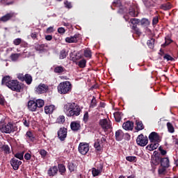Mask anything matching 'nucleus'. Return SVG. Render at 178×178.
<instances>
[{
    "mask_svg": "<svg viewBox=\"0 0 178 178\" xmlns=\"http://www.w3.org/2000/svg\"><path fill=\"white\" fill-rule=\"evenodd\" d=\"M99 125L101 126L103 130H109V129L112 128V125H111V122L108 121L107 119H102L99 120Z\"/></svg>",
    "mask_w": 178,
    "mask_h": 178,
    "instance_id": "obj_12",
    "label": "nucleus"
},
{
    "mask_svg": "<svg viewBox=\"0 0 178 178\" xmlns=\"http://www.w3.org/2000/svg\"><path fill=\"white\" fill-rule=\"evenodd\" d=\"M58 138L61 141H65L66 140V138L67 137V129L63 127L60 128L58 131L57 132Z\"/></svg>",
    "mask_w": 178,
    "mask_h": 178,
    "instance_id": "obj_10",
    "label": "nucleus"
},
{
    "mask_svg": "<svg viewBox=\"0 0 178 178\" xmlns=\"http://www.w3.org/2000/svg\"><path fill=\"white\" fill-rule=\"evenodd\" d=\"M160 163H161V166H163V168H169V166H170L169 158L168 157L161 158V161Z\"/></svg>",
    "mask_w": 178,
    "mask_h": 178,
    "instance_id": "obj_22",
    "label": "nucleus"
},
{
    "mask_svg": "<svg viewBox=\"0 0 178 178\" xmlns=\"http://www.w3.org/2000/svg\"><path fill=\"white\" fill-rule=\"evenodd\" d=\"M132 30L134 34H136V35H141V31H140V29L137 27V26H132Z\"/></svg>",
    "mask_w": 178,
    "mask_h": 178,
    "instance_id": "obj_48",
    "label": "nucleus"
},
{
    "mask_svg": "<svg viewBox=\"0 0 178 178\" xmlns=\"http://www.w3.org/2000/svg\"><path fill=\"white\" fill-rule=\"evenodd\" d=\"M45 47H47V44H35V49L36 51H44V49L45 48Z\"/></svg>",
    "mask_w": 178,
    "mask_h": 178,
    "instance_id": "obj_38",
    "label": "nucleus"
},
{
    "mask_svg": "<svg viewBox=\"0 0 178 178\" xmlns=\"http://www.w3.org/2000/svg\"><path fill=\"white\" fill-rule=\"evenodd\" d=\"M35 102L37 104V108H42L45 104V102L41 99H36Z\"/></svg>",
    "mask_w": 178,
    "mask_h": 178,
    "instance_id": "obj_46",
    "label": "nucleus"
},
{
    "mask_svg": "<svg viewBox=\"0 0 178 178\" xmlns=\"http://www.w3.org/2000/svg\"><path fill=\"white\" fill-rule=\"evenodd\" d=\"M122 116H123L122 112L117 111V112L114 113V118L115 119V122H118V123H119V122H120V120H122Z\"/></svg>",
    "mask_w": 178,
    "mask_h": 178,
    "instance_id": "obj_31",
    "label": "nucleus"
},
{
    "mask_svg": "<svg viewBox=\"0 0 178 178\" xmlns=\"http://www.w3.org/2000/svg\"><path fill=\"white\" fill-rule=\"evenodd\" d=\"M15 17V13H9L6 14L4 16L0 17V22H3V23H6V22H9L10 19Z\"/></svg>",
    "mask_w": 178,
    "mask_h": 178,
    "instance_id": "obj_19",
    "label": "nucleus"
},
{
    "mask_svg": "<svg viewBox=\"0 0 178 178\" xmlns=\"http://www.w3.org/2000/svg\"><path fill=\"white\" fill-rule=\"evenodd\" d=\"M39 154L41 155V158H45L48 155V152L47 150L42 149L40 150Z\"/></svg>",
    "mask_w": 178,
    "mask_h": 178,
    "instance_id": "obj_55",
    "label": "nucleus"
},
{
    "mask_svg": "<svg viewBox=\"0 0 178 178\" xmlns=\"http://www.w3.org/2000/svg\"><path fill=\"white\" fill-rule=\"evenodd\" d=\"M163 59L164 60H167L168 62H169V60H170L171 62L175 61V58L173 57H172V56L165 54L163 56Z\"/></svg>",
    "mask_w": 178,
    "mask_h": 178,
    "instance_id": "obj_53",
    "label": "nucleus"
},
{
    "mask_svg": "<svg viewBox=\"0 0 178 178\" xmlns=\"http://www.w3.org/2000/svg\"><path fill=\"white\" fill-rule=\"evenodd\" d=\"M67 168L70 172L72 173V172H74V170L77 169V165L73 162H70L68 163Z\"/></svg>",
    "mask_w": 178,
    "mask_h": 178,
    "instance_id": "obj_36",
    "label": "nucleus"
},
{
    "mask_svg": "<svg viewBox=\"0 0 178 178\" xmlns=\"http://www.w3.org/2000/svg\"><path fill=\"white\" fill-rule=\"evenodd\" d=\"M24 81L28 84V86H30L31 83H33V76L30 75V74H25V78H24Z\"/></svg>",
    "mask_w": 178,
    "mask_h": 178,
    "instance_id": "obj_35",
    "label": "nucleus"
},
{
    "mask_svg": "<svg viewBox=\"0 0 178 178\" xmlns=\"http://www.w3.org/2000/svg\"><path fill=\"white\" fill-rule=\"evenodd\" d=\"M31 37L33 40H38V33L33 32L31 33Z\"/></svg>",
    "mask_w": 178,
    "mask_h": 178,
    "instance_id": "obj_60",
    "label": "nucleus"
},
{
    "mask_svg": "<svg viewBox=\"0 0 178 178\" xmlns=\"http://www.w3.org/2000/svg\"><path fill=\"white\" fill-rule=\"evenodd\" d=\"M136 144H138L139 147H145V145L148 144V137L140 134L136 138Z\"/></svg>",
    "mask_w": 178,
    "mask_h": 178,
    "instance_id": "obj_5",
    "label": "nucleus"
},
{
    "mask_svg": "<svg viewBox=\"0 0 178 178\" xmlns=\"http://www.w3.org/2000/svg\"><path fill=\"white\" fill-rule=\"evenodd\" d=\"M57 169L60 173V175H61V176H65V173H66V166H65V165L60 163L58 165Z\"/></svg>",
    "mask_w": 178,
    "mask_h": 178,
    "instance_id": "obj_24",
    "label": "nucleus"
},
{
    "mask_svg": "<svg viewBox=\"0 0 178 178\" xmlns=\"http://www.w3.org/2000/svg\"><path fill=\"white\" fill-rule=\"evenodd\" d=\"M68 54L65 49H63L60 51L59 59H65L67 56Z\"/></svg>",
    "mask_w": 178,
    "mask_h": 178,
    "instance_id": "obj_45",
    "label": "nucleus"
},
{
    "mask_svg": "<svg viewBox=\"0 0 178 178\" xmlns=\"http://www.w3.org/2000/svg\"><path fill=\"white\" fill-rule=\"evenodd\" d=\"M102 143L101 142V140H99V139H97L94 144V147L95 148V149H97V151H101V149H102Z\"/></svg>",
    "mask_w": 178,
    "mask_h": 178,
    "instance_id": "obj_34",
    "label": "nucleus"
},
{
    "mask_svg": "<svg viewBox=\"0 0 178 178\" xmlns=\"http://www.w3.org/2000/svg\"><path fill=\"white\" fill-rule=\"evenodd\" d=\"M89 118H90V115H88V111H86L83 118V121L84 122V123H87V122H88Z\"/></svg>",
    "mask_w": 178,
    "mask_h": 178,
    "instance_id": "obj_57",
    "label": "nucleus"
},
{
    "mask_svg": "<svg viewBox=\"0 0 178 178\" xmlns=\"http://www.w3.org/2000/svg\"><path fill=\"white\" fill-rule=\"evenodd\" d=\"M20 57V54H12L10 55V59L13 60V62H16L17 59Z\"/></svg>",
    "mask_w": 178,
    "mask_h": 178,
    "instance_id": "obj_51",
    "label": "nucleus"
},
{
    "mask_svg": "<svg viewBox=\"0 0 178 178\" xmlns=\"http://www.w3.org/2000/svg\"><path fill=\"white\" fill-rule=\"evenodd\" d=\"M172 42H173V40L170 39V37L166 36L165 38V42L163 44H161V47L166 48V47H168V45H170Z\"/></svg>",
    "mask_w": 178,
    "mask_h": 178,
    "instance_id": "obj_29",
    "label": "nucleus"
},
{
    "mask_svg": "<svg viewBox=\"0 0 178 178\" xmlns=\"http://www.w3.org/2000/svg\"><path fill=\"white\" fill-rule=\"evenodd\" d=\"M147 45L149 49H154L155 47V39L154 38H150L147 41Z\"/></svg>",
    "mask_w": 178,
    "mask_h": 178,
    "instance_id": "obj_28",
    "label": "nucleus"
},
{
    "mask_svg": "<svg viewBox=\"0 0 178 178\" xmlns=\"http://www.w3.org/2000/svg\"><path fill=\"white\" fill-rule=\"evenodd\" d=\"M54 73H58V74H62L63 72H66V69L61 65H57L54 68Z\"/></svg>",
    "mask_w": 178,
    "mask_h": 178,
    "instance_id": "obj_27",
    "label": "nucleus"
},
{
    "mask_svg": "<svg viewBox=\"0 0 178 178\" xmlns=\"http://www.w3.org/2000/svg\"><path fill=\"white\" fill-rule=\"evenodd\" d=\"M96 168L97 170H99V172H102V169H104V164H102L101 162H98L96 164Z\"/></svg>",
    "mask_w": 178,
    "mask_h": 178,
    "instance_id": "obj_56",
    "label": "nucleus"
},
{
    "mask_svg": "<svg viewBox=\"0 0 178 178\" xmlns=\"http://www.w3.org/2000/svg\"><path fill=\"white\" fill-rule=\"evenodd\" d=\"M47 175L49 177H54V176H56L58 175V166L54 165L50 167L47 170Z\"/></svg>",
    "mask_w": 178,
    "mask_h": 178,
    "instance_id": "obj_15",
    "label": "nucleus"
},
{
    "mask_svg": "<svg viewBox=\"0 0 178 178\" xmlns=\"http://www.w3.org/2000/svg\"><path fill=\"white\" fill-rule=\"evenodd\" d=\"M65 122H66V118H65V115H60L56 120V123H58L59 124H63Z\"/></svg>",
    "mask_w": 178,
    "mask_h": 178,
    "instance_id": "obj_44",
    "label": "nucleus"
},
{
    "mask_svg": "<svg viewBox=\"0 0 178 178\" xmlns=\"http://www.w3.org/2000/svg\"><path fill=\"white\" fill-rule=\"evenodd\" d=\"M27 106L29 111H30L31 112H35V111H37V104L34 100H29L28 102Z\"/></svg>",
    "mask_w": 178,
    "mask_h": 178,
    "instance_id": "obj_17",
    "label": "nucleus"
},
{
    "mask_svg": "<svg viewBox=\"0 0 178 178\" xmlns=\"http://www.w3.org/2000/svg\"><path fill=\"white\" fill-rule=\"evenodd\" d=\"M64 108L66 110V115L69 118H76L80 116V113H81V108L76 103H68Z\"/></svg>",
    "mask_w": 178,
    "mask_h": 178,
    "instance_id": "obj_1",
    "label": "nucleus"
},
{
    "mask_svg": "<svg viewBox=\"0 0 178 178\" xmlns=\"http://www.w3.org/2000/svg\"><path fill=\"white\" fill-rule=\"evenodd\" d=\"M140 24L141 26L147 27V26H149V24H151V22L147 18H142L140 19Z\"/></svg>",
    "mask_w": 178,
    "mask_h": 178,
    "instance_id": "obj_33",
    "label": "nucleus"
},
{
    "mask_svg": "<svg viewBox=\"0 0 178 178\" xmlns=\"http://www.w3.org/2000/svg\"><path fill=\"white\" fill-rule=\"evenodd\" d=\"M77 65L79 67H81V69H84L87 65V60L86 59H82L79 61Z\"/></svg>",
    "mask_w": 178,
    "mask_h": 178,
    "instance_id": "obj_40",
    "label": "nucleus"
},
{
    "mask_svg": "<svg viewBox=\"0 0 178 178\" xmlns=\"http://www.w3.org/2000/svg\"><path fill=\"white\" fill-rule=\"evenodd\" d=\"M126 160L128 162H137V157L134 156H128L126 157Z\"/></svg>",
    "mask_w": 178,
    "mask_h": 178,
    "instance_id": "obj_54",
    "label": "nucleus"
},
{
    "mask_svg": "<svg viewBox=\"0 0 178 178\" xmlns=\"http://www.w3.org/2000/svg\"><path fill=\"white\" fill-rule=\"evenodd\" d=\"M124 138V133L121 129H118L115 132V140L117 141H122Z\"/></svg>",
    "mask_w": 178,
    "mask_h": 178,
    "instance_id": "obj_20",
    "label": "nucleus"
},
{
    "mask_svg": "<svg viewBox=\"0 0 178 178\" xmlns=\"http://www.w3.org/2000/svg\"><path fill=\"white\" fill-rule=\"evenodd\" d=\"M14 45H20L22 44V38H17L13 40Z\"/></svg>",
    "mask_w": 178,
    "mask_h": 178,
    "instance_id": "obj_62",
    "label": "nucleus"
},
{
    "mask_svg": "<svg viewBox=\"0 0 178 178\" xmlns=\"http://www.w3.org/2000/svg\"><path fill=\"white\" fill-rule=\"evenodd\" d=\"M17 77L18 80H19L20 81H24L25 75H24L23 74H17Z\"/></svg>",
    "mask_w": 178,
    "mask_h": 178,
    "instance_id": "obj_64",
    "label": "nucleus"
},
{
    "mask_svg": "<svg viewBox=\"0 0 178 178\" xmlns=\"http://www.w3.org/2000/svg\"><path fill=\"white\" fill-rule=\"evenodd\" d=\"M128 15L131 16V17H137L138 16L137 5L133 3L129 5Z\"/></svg>",
    "mask_w": 178,
    "mask_h": 178,
    "instance_id": "obj_8",
    "label": "nucleus"
},
{
    "mask_svg": "<svg viewBox=\"0 0 178 178\" xmlns=\"http://www.w3.org/2000/svg\"><path fill=\"white\" fill-rule=\"evenodd\" d=\"M70 127L72 131H79V129L80 127H81V126L80 125V123L77 122H72L70 124Z\"/></svg>",
    "mask_w": 178,
    "mask_h": 178,
    "instance_id": "obj_25",
    "label": "nucleus"
},
{
    "mask_svg": "<svg viewBox=\"0 0 178 178\" xmlns=\"http://www.w3.org/2000/svg\"><path fill=\"white\" fill-rule=\"evenodd\" d=\"M124 130H133L134 129V122L133 121H127L122 124Z\"/></svg>",
    "mask_w": 178,
    "mask_h": 178,
    "instance_id": "obj_16",
    "label": "nucleus"
},
{
    "mask_svg": "<svg viewBox=\"0 0 178 178\" xmlns=\"http://www.w3.org/2000/svg\"><path fill=\"white\" fill-rule=\"evenodd\" d=\"M157 23H159V17L155 16L152 19V26H156Z\"/></svg>",
    "mask_w": 178,
    "mask_h": 178,
    "instance_id": "obj_58",
    "label": "nucleus"
},
{
    "mask_svg": "<svg viewBox=\"0 0 178 178\" xmlns=\"http://www.w3.org/2000/svg\"><path fill=\"white\" fill-rule=\"evenodd\" d=\"M0 130L1 131H2V133H6V134H10V133H14V131H15V126L10 122H8L7 124L3 125L0 128Z\"/></svg>",
    "mask_w": 178,
    "mask_h": 178,
    "instance_id": "obj_4",
    "label": "nucleus"
},
{
    "mask_svg": "<svg viewBox=\"0 0 178 178\" xmlns=\"http://www.w3.org/2000/svg\"><path fill=\"white\" fill-rule=\"evenodd\" d=\"M54 111H55V106L49 105L44 106V113L46 115H51L54 113Z\"/></svg>",
    "mask_w": 178,
    "mask_h": 178,
    "instance_id": "obj_21",
    "label": "nucleus"
},
{
    "mask_svg": "<svg viewBox=\"0 0 178 178\" xmlns=\"http://www.w3.org/2000/svg\"><path fill=\"white\" fill-rule=\"evenodd\" d=\"M97 99H95V96H93L91 102L89 105V108L90 109L95 108V106H97Z\"/></svg>",
    "mask_w": 178,
    "mask_h": 178,
    "instance_id": "obj_41",
    "label": "nucleus"
},
{
    "mask_svg": "<svg viewBox=\"0 0 178 178\" xmlns=\"http://www.w3.org/2000/svg\"><path fill=\"white\" fill-rule=\"evenodd\" d=\"M144 129H145V127H144V124H143V121L136 120L135 129H136L137 131H141V130H144Z\"/></svg>",
    "mask_w": 178,
    "mask_h": 178,
    "instance_id": "obj_26",
    "label": "nucleus"
},
{
    "mask_svg": "<svg viewBox=\"0 0 178 178\" xmlns=\"http://www.w3.org/2000/svg\"><path fill=\"white\" fill-rule=\"evenodd\" d=\"M101 173H102L101 171H99V170H97L95 168H92V175L93 176V177H97V176H99V175H101Z\"/></svg>",
    "mask_w": 178,
    "mask_h": 178,
    "instance_id": "obj_47",
    "label": "nucleus"
},
{
    "mask_svg": "<svg viewBox=\"0 0 178 178\" xmlns=\"http://www.w3.org/2000/svg\"><path fill=\"white\" fill-rule=\"evenodd\" d=\"M48 90H49L48 85L45 83H40L36 88L35 91L38 94H44V92H47Z\"/></svg>",
    "mask_w": 178,
    "mask_h": 178,
    "instance_id": "obj_11",
    "label": "nucleus"
},
{
    "mask_svg": "<svg viewBox=\"0 0 178 178\" xmlns=\"http://www.w3.org/2000/svg\"><path fill=\"white\" fill-rule=\"evenodd\" d=\"M159 151L160 152L161 155L163 156H165L166 154H168V152L162 148V146H160L159 147Z\"/></svg>",
    "mask_w": 178,
    "mask_h": 178,
    "instance_id": "obj_59",
    "label": "nucleus"
},
{
    "mask_svg": "<svg viewBox=\"0 0 178 178\" xmlns=\"http://www.w3.org/2000/svg\"><path fill=\"white\" fill-rule=\"evenodd\" d=\"M151 144L148 145L146 148L149 151H154V149H156L159 147V143H155V142H150Z\"/></svg>",
    "mask_w": 178,
    "mask_h": 178,
    "instance_id": "obj_23",
    "label": "nucleus"
},
{
    "mask_svg": "<svg viewBox=\"0 0 178 178\" xmlns=\"http://www.w3.org/2000/svg\"><path fill=\"white\" fill-rule=\"evenodd\" d=\"M26 139L31 143H34L35 141V135L31 131H27L25 134Z\"/></svg>",
    "mask_w": 178,
    "mask_h": 178,
    "instance_id": "obj_18",
    "label": "nucleus"
},
{
    "mask_svg": "<svg viewBox=\"0 0 178 178\" xmlns=\"http://www.w3.org/2000/svg\"><path fill=\"white\" fill-rule=\"evenodd\" d=\"M129 23H131L133 26H137V24H140V19L137 18H131L129 21Z\"/></svg>",
    "mask_w": 178,
    "mask_h": 178,
    "instance_id": "obj_52",
    "label": "nucleus"
},
{
    "mask_svg": "<svg viewBox=\"0 0 178 178\" xmlns=\"http://www.w3.org/2000/svg\"><path fill=\"white\" fill-rule=\"evenodd\" d=\"M7 85L10 90L15 91V92H22L24 90V87H26L24 83H22L17 80H12V81L7 83Z\"/></svg>",
    "mask_w": 178,
    "mask_h": 178,
    "instance_id": "obj_2",
    "label": "nucleus"
},
{
    "mask_svg": "<svg viewBox=\"0 0 178 178\" xmlns=\"http://www.w3.org/2000/svg\"><path fill=\"white\" fill-rule=\"evenodd\" d=\"M167 128L169 133L173 134L175 133V127L170 122H167Z\"/></svg>",
    "mask_w": 178,
    "mask_h": 178,
    "instance_id": "obj_49",
    "label": "nucleus"
},
{
    "mask_svg": "<svg viewBox=\"0 0 178 178\" xmlns=\"http://www.w3.org/2000/svg\"><path fill=\"white\" fill-rule=\"evenodd\" d=\"M79 38H80V34H75L74 36L66 38L65 42H68V44L76 43L79 41Z\"/></svg>",
    "mask_w": 178,
    "mask_h": 178,
    "instance_id": "obj_14",
    "label": "nucleus"
},
{
    "mask_svg": "<svg viewBox=\"0 0 178 178\" xmlns=\"http://www.w3.org/2000/svg\"><path fill=\"white\" fill-rule=\"evenodd\" d=\"M57 89L58 94H69L72 91V83L69 81L61 82L58 84Z\"/></svg>",
    "mask_w": 178,
    "mask_h": 178,
    "instance_id": "obj_3",
    "label": "nucleus"
},
{
    "mask_svg": "<svg viewBox=\"0 0 178 178\" xmlns=\"http://www.w3.org/2000/svg\"><path fill=\"white\" fill-rule=\"evenodd\" d=\"M149 140L150 143H157V144H159L161 143V136H159V134L153 131L149 135Z\"/></svg>",
    "mask_w": 178,
    "mask_h": 178,
    "instance_id": "obj_9",
    "label": "nucleus"
},
{
    "mask_svg": "<svg viewBox=\"0 0 178 178\" xmlns=\"http://www.w3.org/2000/svg\"><path fill=\"white\" fill-rule=\"evenodd\" d=\"M12 81V79L10 78V76L8 75L4 76L1 80V84H5L6 87H8V83H10Z\"/></svg>",
    "mask_w": 178,
    "mask_h": 178,
    "instance_id": "obj_32",
    "label": "nucleus"
},
{
    "mask_svg": "<svg viewBox=\"0 0 178 178\" xmlns=\"http://www.w3.org/2000/svg\"><path fill=\"white\" fill-rule=\"evenodd\" d=\"M161 161H162V157H161V154L157 151H154L153 152V156H152L151 163L154 165V166H158L161 163Z\"/></svg>",
    "mask_w": 178,
    "mask_h": 178,
    "instance_id": "obj_6",
    "label": "nucleus"
},
{
    "mask_svg": "<svg viewBox=\"0 0 178 178\" xmlns=\"http://www.w3.org/2000/svg\"><path fill=\"white\" fill-rule=\"evenodd\" d=\"M166 168H168V167H163V166L159 168L158 170L159 175L161 176L163 175V176H165V175H166Z\"/></svg>",
    "mask_w": 178,
    "mask_h": 178,
    "instance_id": "obj_43",
    "label": "nucleus"
},
{
    "mask_svg": "<svg viewBox=\"0 0 178 178\" xmlns=\"http://www.w3.org/2000/svg\"><path fill=\"white\" fill-rule=\"evenodd\" d=\"M10 165L13 167V169H14V170H17L20 165H22V161H19L16 158H13L10 160Z\"/></svg>",
    "mask_w": 178,
    "mask_h": 178,
    "instance_id": "obj_13",
    "label": "nucleus"
},
{
    "mask_svg": "<svg viewBox=\"0 0 178 178\" xmlns=\"http://www.w3.org/2000/svg\"><path fill=\"white\" fill-rule=\"evenodd\" d=\"M83 55L85 58H89V59H90V58L92 56V52L91 51L90 49H87L84 50Z\"/></svg>",
    "mask_w": 178,
    "mask_h": 178,
    "instance_id": "obj_42",
    "label": "nucleus"
},
{
    "mask_svg": "<svg viewBox=\"0 0 178 178\" xmlns=\"http://www.w3.org/2000/svg\"><path fill=\"white\" fill-rule=\"evenodd\" d=\"M78 151L81 155H86L88 151H90V145L86 143H80Z\"/></svg>",
    "mask_w": 178,
    "mask_h": 178,
    "instance_id": "obj_7",
    "label": "nucleus"
},
{
    "mask_svg": "<svg viewBox=\"0 0 178 178\" xmlns=\"http://www.w3.org/2000/svg\"><path fill=\"white\" fill-rule=\"evenodd\" d=\"M160 9H162V10H170V9H172V4L170 2L163 3L160 6Z\"/></svg>",
    "mask_w": 178,
    "mask_h": 178,
    "instance_id": "obj_30",
    "label": "nucleus"
},
{
    "mask_svg": "<svg viewBox=\"0 0 178 178\" xmlns=\"http://www.w3.org/2000/svg\"><path fill=\"white\" fill-rule=\"evenodd\" d=\"M1 149V151H3L4 152V154H9L11 152L10 147H9V145H2Z\"/></svg>",
    "mask_w": 178,
    "mask_h": 178,
    "instance_id": "obj_37",
    "label": "nucleus"
},
{
    "mask_svg": "<svg viewBox=\"0 0 178 178\" xmlns=\"http://www.w3.org/2000/svg\"><path fill=\"white\" fill-rule=\"evenodd\" d=\"M145 6L147 9H150V8H154V3L152 0H146L144 1Z\"/></svg>",
    "mask_w": 178,
    "mask_h": 178,
    "instance_id": "obj_39",
    "label": "nucleus"
},
{
    "mask_svg": "<svg viewBox=\"0 0 178 178\" xmlns=\"http://www.w3.org/2000/svg\"><path fill=\"white\" fill-rule=\"evenodd\" d=\"M5 97L0 94V105H1V106H3L5 105Z\"/></svg>",
    "mask_w": 178,
    "mask_h": 178,
    "instance_id": "obj_63",
    "label": "nucleus"
},
{
    "mask_svg": "<svg viewBox=\"0 0 178 178\" xmlns=\"http://www.w3.org/2000/svg\"><path fill=\"white\" fill-rule=\"evenodd\" d=\"M15 158L19 159L20 161H23L24 156V152H18L14 155Z\"/></svg>",
    "mask_w": 178,
    "mask_h": 178,
    "instance_id": "obj_50",
    "label": "nucleus"
},
{
    "mask_svg": "<svg viewBox=\"0 0 178 178\" xmlns=\"http://www.w3.org/2000/svg\"><path fill=\"white\" fill-rule=\"evenodd\" d=\"M64 5H65V8H67V9H72V8L73 7L72 6V3L69 2L68 1H65L64 2Z\"/></svg>",
    "mask_w": 178,
    "mask_h": 178,
    "instance_id": "obj_61",
    "label": "nucleus"
}]
</instances>
